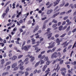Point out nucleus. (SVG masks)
Wrapping results in <instances>:
<instances>
[{
	"mask_svg": "<svg viewBox=\"0 0 76 76\" xmlns=\"http://www.w3.org/2000/svg\"><path fill=\"white\" fill-rule=\"evenodd\" d=\"M57 53L56 52H55L53 53L51 56V58L52 59H53L54 58H57V57H58V56L57 55Z\"/></svg>",
	"mask_w": 76,
	"mask_h": 76,
	"instance_id": "1",
	"label": "nucleus"
},
{
	"mask_svg": "<svg viewBox=\"0 0 76 76\" xmlns=\"http://www.w3.org/2000/svg\"><path fill=\"white\" fill-rule=\"evenodd\" d=\"M67 41H66L65 42H64L62 44V45H63L64 46H63V48H65V47H66L67 45H68L69 44V42L67 43Z\"/></svg>",
	"mask_w": 76,
	"mask_h": 76,
	"instance_id": "2",
	"label": "nucleus"
},
{
	"mask_svg": "<svg viewBox=\"0 0 76 76\" xmlns=\"http://www.w3.org/2000/svg\"><path fill=\"white\" fill-rule=\"evenodd\" d=\"M38 29H39V26L38 25H37L35 27L33 31V33L35 32L36 31H38Z\"/></svg>",
	"mask_w": 76,
	"mask_h": 76,
	"instance_id": "3",
	"label": "nucleus"
},
{
	"mask_svg": "<svg viewBox=\"0 0 76 76\" xmlns=\"http://www.w3.org/2000/svg\"><path fill=\"white\" fill-rule=\"evenodd\" d=\"M60 0H56V1H55L54 2V6H57L58 4V3L59 2H60Z\"/></svg>",
	"mask_w": 76,
	"mask_h": 76,
	"instance_id": "4",
	"label": "nucleus"
},
{
	"mask_svg": "<svg viewBox=\"0 0 76 76\" xmlns=\"http://www.w3.org/2000/svg\"><path fill=\"white\" fill-rule=\"evenodd\" d=\"M51 28H48L47 30V32H47L46 33H45L44 34V35H47L48 34H49V33H51V31H50V30H51Z\"/></svg>",
	"mask_w": 76,
	"mask_h": 76,
	"instance_id": "5",
	"label": "nucleus"
},
{
	"mask_svg": "<svg viewBox=\"0 0 76 76\" xmlns=\"http://www.w3.org/2000/svg\"><path fill=\"white\" fill-rule=\"evenodd\" d=\"M54 44H55V42L53 43L51 45H50L48 47V48H51L54 47L55 46V45H54Z\"/></svg>",
	"mask_w": 76,
	"mask_h": 76,
	"instance_id": "6",
	"label": "nucleus"
},
{
	"mask_svg": "<svg viewBox=\"0 0 76 76\" xmlns=\"http://www.w3.org/2000/svg\"><path fill=\"white\" fill-rule=\"evenodd\" d=\"M53 35L52 33H50L47 35V37H48V39H50L52 37Z\"/></svg>",
	"mask_w": 76,
	"mask_h": 76,
	"instance_id": "7",
	"label": "nucleus"
},
{
	"mask_svg": "<svg viewBox=\"0 0 76 76\" xmlns=\"http://www.w3.org/2000/svg\"><path fill=\"white\" fill-rule=\"evenodd\" d=\"M61 40H60V39L57 38L56 39V42L58 43L57 45H59L60 44V42H61Z\"/></svg>",
	"mask_w": 76,
	"mask_h": 76,
	"instance_id": "8",
	"label": "nucleus"
},
{
	"mask_svg": "<svg viewBox=\"0 0 76 76\" xmlns=\"http://www.w3.org/2000/svg\"><path fill=\"white\" fill-rule=\"evenodd\" d=\"M60 67L59 66V65H58L57 66L56 68V69H55L54 70H56L57 72H58V70H60Z\"/></svg>",
	"mask_w": 76,
	"mask_h": 76,
	"instance_id": "9",
	"label": "nucleus"
},
{
	"mask_svg": "<svg viewBox=\"0 0 76 76\" xmlns=\"http://www.w3.org/2000/svg\"><path fill=\"white\" fill-rule=\"evenodd\" d=\"M60 14V12H58V13H56V14H54L52 17V18H54L56 17V16H57V15H59Z\"/></svg>",
	"mask_w": 76,
	"mask_h": 76,
	"instance_id": "10",
	"label": "nucleus"
},
{
	"mask_svg": "<svg viewBox=\"0 0 76 76\" xmlns=\"http://www.w3.org/2000/svg\"><path fill=\"white\" fill-rule=\"evenodd\" d=\"M53 10H49L47 12V15H50V13H51L53 12Z\"/></svg>",
	"mask_w": 76,
	"mask_h": 76,
	"instance_id": "11",
	"label": "nucleus"
},
{
	"mask_svg": "<svg viewBox=\"0 0 76 76\" xmlns=\"http://www.w3.org/2000/svg\"><path fill=\"white\" fill-rule=\"evenodd\" d=\"M47 67V65H45L42 69V72H44L45 70V69H46Z\"/></svg>",
	"mask_w": 76,
	"mask_h": 76,
	"instance_id": "12",
	"label": "nucleus"
},
{
	"mask_svg": "<svg viewBox=\"0 0 76 76\" xmlns=\"http://www.w3.org/2000/svg\"><path fill=\"white\" fill-rule=\"evenodd\" d=\"M17 66V63L15 62V63H14L13 64V65L12 66V68H15L16 66Z\"/></svg>",
	"mask_w": 76,
	"mask_h": 76,
	"instance_id": "13",
	"label": "nucleus"
},
{
	"mask_svg": "<svg viewBox=\"0 0 76 76\" xmlns=\"http://www.w3.org/2000/svg\"><path fill=\"white\" fill-rule=\"evenodd\" d=\"M23 49L24 50H25V51H28V50H29V49L26 46H24V47H23Z\"/></svg>",
	"mask_w": 76,
	"mask_h": 76,
	"instance_id": "14",
	"label": "nucleus"
},
{
	"mask_svg": "<svg viewBox=\"0 0 76 76\" xmlns=\"http://www.w3.org/2000/svg\"><path fill=\"white\" fill-rule=\"evenodd\" d=\"M26 41H23V45H22V47H21V49L22 50H23V46H24V45L25 44V42Z\"/></svg>",
	"mask_w": 76,
	"mask_h": 76,
	"instance_id": "15",
	"label": "nucleus"
},
{
	"mask_svg": "<svg viewBox=\"0 0 76 76\" xmlns=\"http://www.w3.org/2000/svg\"><path fill=\"white\" fill-rule=\"evenodd\" d=\"M40 61L41 62V63H40V65H42L45 62L44 61H43V60H40Z\"/></svg>",
	"mask_w": 76,
	"mask_h": 76,
	"instance_id": "16",
	"label": "nucleus"
},
{
	"mask_svg": "<svg viewBox=\"0 0 76 76\" xmlns=\"http://www.w3.org/2000/svg\"><path fill=\"white\" fill-rule=\"evenodd\" d=\"M9 74V72H4L2 74V76H5L6 75H8Z\"/></svg>",
	"mask_w": 76,
	"mask_h": 76,
	"instance_id": "17",
	"label": "nucleus"
},
{
	"mask_svg": "<svg viewBox=\"0 0 76 76\" xmlns=\"http://www.w3.org/2000/svg\"><path fill=\"white\" fill-rule=\"evenodd\" d=\"M24 67L23 66H20V69L21 70H23L25 69V68L23 67Z\"/></svg>",
	"mask_w": 76,
	"mask_h": 76,
	"instance_id": "18",
	"label": "nucleus"
},
{
	"mask_svg": "<svg viewBox=\"0 0 76 76\" xmlns=\"http://www.w3.org/2000/svg\"><path fill=\"white\" fill-rule=\"evenodd\" d=\"M17 58V56H14L12 57V60H16V59Z\"/></svg>",
	"mask_w": 76,
	"mask_h": 76,
	"instance_id": "19",
	"label": "nucleus"
},
{
	"mask_svg": "<svg viewBox=\"0 0 76 76\" xmlns=\"http://www.w3.org/2000/svg\"><path fill=\"white\" fill-rule=\"evenodd\" d=\"M50 72V68H48L45 71V73H49V72Z\"/></svg>",
	"mask_w": 76,
	"mask_h": 76,
	"instance_id": "20",
	"label": "nucleus"
},
{
	"mask_svg": "<svg viewBox=\"0 0 76 76\" xmlns=\"http://www.w3.org/2000/svg\"><path fill=\"white\" fill-rule=\"evenodd\" d=\"M9 7H7V8L5 12V13H7V12H9Z\"/></svg>",
	"mask_w": 76,
	"mask_h": 76,
	"instance_id": "21",
	"label": "nucleus"
},
{
	"mask_svg": "<svg viewBox=\"0 0 76 76\" xmlns=\"http://www.w3.org/2000/svg\"><path fill=\"white\" fill-rule=\"evenodd\" d=\"M1 64H3L5 62H4V59H2L1 60Z\"/></svg>",
	"mask_w": 76,
	"mask_h": 76,
	"instance_id": "22",
	"label": "nucleus"
},
{
	"mask_svg": "<svg viewBox=\"0 0 76 76\" xmlns=\"http://www.w3.org/2000/svg\"><path fill=\"white\" fill-rule=\"evenodd\" d=\"M62 28H63V26H60L58 28V29L59 31H61L62 30Z\"/></svg>",
	"mask_w": 76,
	"mask_h": 76,
	"instance_id": "23",
	"label": "nucleus"
},
{
	"mask_svg": "<svg viewBox=\"0 0 76 76\" xmlns=\"http://www.w3.org/2000/svg\"><path fill=\"white\" fill-rule=\"evenodd\" d=\"M56 48H57L56 47L54 48L52 50H51V53H52V52H53V51H55V50H56Z\"/></svg>",
	"mask_w": 76,
	"mask_h": 76,
	"instance_id": "24",
	"label": "nucleus"
},
{
	"mask_svg": "<svg viewBox=\"0 0 76 76\" xmlns=\"http://www.w3.org/2000/svg\"><path fill=\"white\" fill-rule=\"evenodd\" d=\"M40 63V62L39 61H38V62H37L36 63V64H35V67H37V66H38V65H39Z\"/></svg>",
	"mask_w": 76,
	"mask_h": 76,
	"instance_id": "25",
	"label": "nucleus"
},
{
	"mask_svg": "<svg viewBox=\"0 0 76 76\" xmlns=\"http://www.w3.org/2000/svg\"><path fill=\"white\" fill-rule=\"evenodd\" d=\"M34 60H35V57H32H32L31 58V62H32V61H34Z\"/></svg>",
	"mask_w": 76,
	"mask_h": 76,
	"instance_id": "26",
	"label": "nucleus"
},
{
	"mask_svg": "<svg viewBox=\"0 0 76 76\" xmlns=\"http://www.w3.org/2000/svg\"><path fill=\"white\" fill-rule=\"evenodd\" d=\"M70 26H69L66 29V32H68V31L70 30Z\"/></svg>",
	"mask_w": 76,
	"mask_h": 76,
	"instance_id": "27",
	"label": "nucleus"
},
{
	"mask_svg": "<svg viewBox=\"0 0 76 76\" xmlns=\"http://www.w3.org/2000/svg\"><path fill=\"white\" fill-rule=\"evenodd\" d=\"M71 64H73V65H76V61H74V62H71Z\"/></svg>",
	"mask_w": 76,
	"mask_h": 76,
	"instance_id": "28",
	"label": "nucleus"
},
{
	"mask_svg": "<svg viewBox=\"0 0 76 76\" xmlns=\"http://www.w3.org/2000/svg\"><path fill=\"white\" fill-rule=\"evenodd\" d=\"M69 7H71L72 9H74V7H75V6L74 5V6H73L72 4H71L69 5Z\"/></svg>",
	"mask_w": 76,
	"mask_h": 76,
	"instance_id": "29",
	"label": "nucleus"
},
{
	"mask_svg": "<svg viewBox=\"0 0 76 76\" xmlns=\"http://www.w3.org/2000/svg\"><path fill=\"white\" fill-rule=\"evenodd\" d=\"M52 23H57V20H55V19H53L52 21Z\"/></svg>",
	"mask_w": 76,
	"mask_h": 76,
	"instance_id": "30",
	"label": "nucleus"
},
{
	"mask_svg": "<svg viewBox=\"0 0 76 76\" xmlns=\"http://www.w3.org/2000/svg\"><path fill=\"white\" fill-rule=\"evenodd\" d=\"M67 48L66 47L63 50V53H66V51H67Z\"/></svg>",
	"mask_w": 76,
	"mask_h": 76,
	"instance_id": "31",
	"label": "nucleus"
},
{
	"mask_svg": "<svg viewBox=\"0 0 76 76\" xmlns=\"http://www.w3.org/2000/svg\"><path fill=\"white\" fill-rule=\"evenodd\" d=\"M18 69H19V66L16 67L14 69V70H18Z\"/></svg>",
	"mask_w": 76,
	"mask_h": 76,
	"instance_id": "32",
	"label": "nucleus"
},
{
	"mask_svg": "<svg viewBox=\"0 0 76 76\" xmlns=\"http://www.w3.org/2000/svg\"><path fill=\"white\" fill-rule=\"evenodd\" d=\"M31 42H32V44H35V39H34L32 40L31 41Z\"/></svg>",
	"mask_w": 76,
	"mask_h": 76,
	"instance_id": "33",
	"label": "nucleus"
},
{
	"mask_svg": "<svg viewBox=\"0 0 76 76\" xmlns=\"http://www.w3.org/2000/svg\"><path fill=\"white\" fill-rule=\"evenodd\" d=\"M61 71H65L66 70V69L65 68H62L61 70Z\"/></svg>",
	"mask_w": 76,
	"mask_h": 76,
	"instance_id": "34",
	"label": "nucleus"
},
{
	"mask_svg": "<svg viewBox=\"0 0 76 76\" xmlns=\"http://www.w3.org/2000/svg\"><path fill=\"white\" fill-rule=\"evenodd\" d=\"M27 57H29L30 58H32V56H30V55L28 54L27 55Z\"/></svg>",
	"mask_w": 76,
	"mask_h": 76,
	"instance_id": "35",
	"label": "nucleus"
},
{
	"mask_svg": "<svg viewBox=\"0 0 76 76\" xmlns=\"http://www.w3.org/2000/svg\"><path fill=\"white\" fill-rule=\"evenodd\" d=\"M9 64H10V62H7L6 64V65H5V67H6V66H7L8 65H9Z\"/></svg>",
	"mask_w": 76,
	"mask_h": 76,
	"instance_id": "36",
	"label": "nucleus"
},
{
	"mask_svg": "<svg viewBox=\"0 0 76 76\" xmlns=\"http://www.w3.org/2000/svg\"><path fill=\"white\" fill-rule=\"evenodd\" d=\"M66 35V33H64V34H63L61 36V38H63V37H64L65 35Z\"/></svg>",
	"mask_w": 76,
	"mask_h": 76,
	"instance_id": "37",
	"label": "nucleus"
},
{
	"mask_svg": "<svg viewBox=\"0 0 76 76\" xmlns=\"http://www.w3.org/2000/svg\"><path fill=\"white\" fill-rule=\"evenodd\" d=\"M45 57V55H44L42 56V57L40 58V60H42V59H44V58Z\"/></svg>",
	"mask_w": 76,
	"mask_h": 76,
	"instance_id": "38",
	"label": "nucleus"
},
{
	"mask_svg": "<svg viewBox=\"0 0 76 76\" xmlns=\"http://www.w3.org/2000/svg\"><path fill=\"white\" fill-rule=\"evenodd\" d=\"M48 56L46 57L44 59V60H45V61H48Z\"/></svg>",
	"mask_w": 76,
	"mask_h": 76,
	"instance_id": "39",
	"label": "nucleus"
},
{
	"mask_svg": "<svg viewBox=\"0 0 76 76\" xmlns=\"http://www.w3.org/2000/svg\"><path fill=\"white\" fill-rule=\"evenodd\" d=\"M57 56H58V57H61V53H60V52H58L57 53Z\"/></svg>",
	"mask_w": 76,
	"mask_h": 76,
	"instance_id": "40",
	"label": "nucleus"
},
{
	"mask_svg": "<svg viewBox=\"0 0 76 76\" xmlns=\"http://www.w3.org/2000/svg\"><path fill=\"white\" fill-rule=\"evenodd\" d=\"M25 75L27 76H28L29 75V72L28 71H26L25 72Z\"/></svg>",
	"mask_w": 76,
	"mask_h": 76,
	"instance_id": "41",
	"label": "nucleus"
},
{
	"mask_svg": "<svg viewBox=\"0 0 76 76\" xmlns=\"http://www.w3.org/2000/svg\"><path fill=\"white\" fill-rule=\"evenodd\" d=\"M64 60H62V61H60L59 63V64H62L63 63Z\"/></svg>",
	"mask_w": 76,
	"mask_h": 76,
	"instance_id": "42",
	"label": "nucleus"
},
{
	"mask_svg": "<svg viewBox=\"0 0 76 76\" xmlns=\"http://www.w3.org/2000/svg\"><path fill=\"white\" fill-rule=\"evenodd\" d=\"M6 13H4L2 15V16L3 18H4V16H6Z\"/></svg>",
	"mask_w": 76,
	"mask_h": 76,
	"instance_id": "43",
	"label": "nucleus"
},
{
	"mask_svg": "<svg viewBox=\"0 0 76 76\" xmlns=\"http://www.w3.org/2000/svg\"><path fill=\"white\" fill-rule=\"evenodd\" d=\"M65 13H66V12H62L61 13H60V15H64L65 14Z\"/></svg>",
	"mask_w": 76,
	"mask_h": 76,
	"instance_id": "44",
	"label": "nucleus"
},
{
	"mask_svg": "<svg viewBox=\"0 0 76 76\" xmlns=\"http://www.w3.org/2000/svg\"><path fill=\"white\" fill-rule=\"evenodd\" d=\"M57 26V24H55L53 26V28H55V27H56Z\"/></svg>",
	"mask_w": 76,
	"mask_h": 76,
	"instance_id": "45",
	"label": "nucleus"
},
{
	"mask_svg": "<svg viewBox=\"0 0 76 76\" xmlns=\"http://www.w3.org/2000/svg\"><path fill=\"white\" fill-rule=\"evenodd\" d=\"M42 57V55L41 54H39V56H38V58H41Z\"/></svg>",
	"mask_w": 76,
	"mask_h": 76,
	"instance_id": "46",
	"label": "nucleus"
},
{
	"mask_svg": "<svg viewBox=\"0 0 76 76\" xmlns=\"http://www.w3.org/2000/svg\"><path fill=\"white\" fill-rule=\"evenodd\" d=\"M31 70V68H27L26 69V71H28L29 70Z\"/></svg>",
	"mask_w": 76,
	"mask_h": 76,
	"instance_id": "47",
	"label": "nucleus"
},
{
	"mask_svg": "<svg viewBox=\"0 0 76 76\" xmlns=\"http://www.w3.org/2000/svg\"><path fill=\"white\" fill-rule=\"evenodd\" d=\"M23 64V62H22L19 65V67H20V66H22Z\"/></svg>",
	"mask_w": 76,
	"mask_h": 76,
	"instance_id": "48",
	"label": "nucleus"
},
{
	"mask_svg": "<svg viewBox=\"0 0 76 76\" xmlns=\"http://www.w3.org/2000/svg\"><path fill=\"white\" fill-rule=\"evenodd\" d=\"M27 47L28 48V49H29V48H30L31 47V46L30 45H28L27 46Z\"/></svg>",
	"mask_w": 76,
	"mask_h": 76,
	"instance_id": "49",
	"label": "nucleus"
},
{
	"mask_svg": "<svg viewBox=\"0 0 76 76\" xmlns=\"http://www.w3.org/2000/svg\"><path fill=\"white\" fill-rule=\"evenodd\" d=\"M67 19H68V16H66L64 18V20H66Z\"/></svg>",
	"mask_w": 76,
	"mask_h": 76,
	"instance_id": "50",
	"label": "nucleus"
},
{
	"mask_svg": "<svg viewBox=\"0 0 76 76\" xmlns=\"http://www.w3.org/2000/svg\"><path fill=\"white\" fill-rule=\"evenodd\" d=\"M48 22V20H47L45 21L44 22V24H45L46 23H47V22Z\"/></svg>",
	"mask_w": 76,
	"mask_h": 76,
	"instance_id": "51",
	"label": "nucleus"
},
{
	"mask_svg": "<svg viewBox=\"0 0 76 76\" xmlns=\"http://www.w3.org/2000/svg\"><path fill=\"white\" fill-rule=\"evenodd\" d=\"M23 57V55H21L19 56L18 57V58H20L22 57Z\"/></svg>",
	"mask_w": 76,
	"mask_h": 76,
	"instance_id": "52",
	"label": "nucleus"
},
{
	"mask_svg": "<svg viewBox=\"0 0 76 76\" xmlns=\"http://www.w3.org/2000/svg\"><path fill=\"white\" fill-rule=\"evenodd\" d=\"M19 31H20V33H21V32H23V29L21 28H20Z\"/></svg>",
	"mask_w": 76,
	"mask_h": 76,
	"instance_id": "53",
	"label": "nucleus"
},
{
	"mask_svg": "<svg viewBox=\"0 0 76 76\" xmlns=\"http://www.w3.org/2000/svg\"><path fill=\"white\" fill-rule=\"evenodd\" d=\"M38 71V70L37 69L35 70L34 72V74H36L37 73V72Z\"/></svg>",
	"mask_w": 76,
	"mask_h": 76,
	"instance_id": "54",
	"label": "nucleus"
},
{
	"mask_svg": "<svg viewBox=\"0 0 76 76\" xmlns=\"http://www.w3.org/2000/svg\"><path fill=\"white\" fill-rule=\"evenodd\" d=\"M40 50H41L40 49H39L36 51V53H38V52H39V51H40Z\"/></svg>",
	"mask_w": 76,
	"mask_h": 76,
	"instance_id": "55",
	"label": "nucleus"
},
{
	"mask_svg": "<svg viewBox=\"0 0 76 76\" xmlns=\"http://www.w3.org/2000/svg\"><path fill=\"white\" fill-rule=\"evenodd\" d=\"M52 5H53V4H50V5L48 6L47 8H50V7H51Z\"/></svg>",
	"mask_w": 76,
	"mask_h": 76,
	"instance_id": "56",
	"label": "nucleus"
},
{
	"mask_svg": "<svg viewBox=\"0 0 76 76\" xmlns=\"http://www.w3.org/2000/svg\"><path fill=\"white\" fill-rule=\"evenodd\" d=\"M72 33V31H70L68 32V35H70L71 33Z\"/></svg>",
	"mask_w": 76,
	"mask_h": 76,
	"instance_id": "57",
	"label": "nucleus"
},
{
	"mask_svg": "<svg viewBox=\"0 0 76 76\" xmlns=\"http://www.w3.org/2000/svg\"><path fill=\"white\" fill-rule=\"evenodd\" d=\"M36 1H38L39 3H41L42 0H36Z\"/></svg>",
	"mask_w": 76,
	"mask_h": 76,
	"instance_id": "58",
	"label": "nucleus"
},
{
	"mask_svg": "<svg viewBox=\"0 0 76 76\" xmlns=\"http://www.w3.org/2000/svg\"><path fill=\"white\" fill-rule=\"evenodd\" d=\"M55 37L56 38H58V37H59V35L58 34H56L55 35Z\"/></svg>",
	"mask_w": 76,
	"mask_h": 76,
	"instance_id": "59",
	"label": "nucleus"
},
{
	"mask_svg": "<svg viewBox=\"0 0 76 76\" xmlns=\"http://www.w3.org/2000/svg\"><path fill=\"white\" fill-rule=\"evenodd\" d=\"M76 31V28H75V29H74L72 31V33H74Z\"/></svg>",
	"mask_w": 76,
	"mask_h": 76,
	"instance_id": "60",
	"label": "nucleus"
},
{
	"mask_svg": "<svg viewBox=\"0 0 76 76\" xmlns=\"http://www.w3.org/2000/svg\"><path fill=\"white\" fill-rule=\"evenodd\" d=\"M72 12V10H69L68 12H67L66 13H69L70 12Z\"/></svg>",
	"mask_w": 76,
	"mask_h": 76,
	"instance_id": "61",
	"label": "nucleus"
},
{
	"mask_svg": "<svg viewBox=\"0 0 76 76\" xmlns=\"http://www.w3.org/2000/svg\"><path fill=\"white\" fill-rule=\"evenodd\" d=\"M61 74H62L63 76H65V73H64V72H61Z\"/></svg>",
	"mask_w": 76,
	"mask_h": 76,
	"instance_id": "62",
	"label": "nucleus"
},
{
	"mask_svg": "<svg viewBox=\"0 0 76 76\" xmlns=\"http://www.w3.org/2000/svg\"><path fill=\"white\" fill-rule=\"evenodd\" d=\"M56 75V72H55L53 73L52 75V76H55Z\"/></svg>",
	"mask_w": 76,
	"mask_h": 76,
	"instance_id": "63",
	"label": "nucleus"
},
{
	"mask_svg": "<svg viewBox=\"0 0 76 76\" xmlns=\"http://www.w3.org/2000/svg\"><path fill=\"white\" fill-rule=\"evenodd\" d=\"M48 73H50V72L46 73V74H45V75H43L42 76H47V75H48Z\"/></svg>",
	"mask_w": 76,
	"mask_h": 76,
	"instance_id": "64",
	"label": "nucleus"
}]
</instances>
